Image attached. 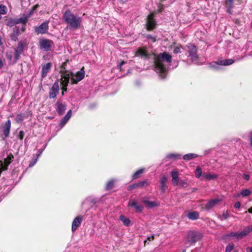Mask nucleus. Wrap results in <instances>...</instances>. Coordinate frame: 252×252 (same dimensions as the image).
<instances>
[{"label":"nucleus","mask_w":252,"mask_h":252,"mask_svg":"<svg viewBox=\"0 0 252 252\" xmlns=\"http://www.w3.org/2000/svg\"><path fill=\"white\" fill-rule=\"evenodd\" d=\"M171 59L172 56L167 52L160 53L155 58V70L162 79L166 76Z\"/></svg>","instance_id":"1"},{"label":"nucleus","mask_w":252,"mask_h":252,"mask_svg":"<svg viewBox=\"0 0 252 252\" xmlns=\"http://www.w3.org/2000/svg\"><path fill=\"white\" fill-rule=\"evenodd\" d=\"M85 76V71L81 69L78 71L76 74L67 70L61 71V83L63 86L62 90V94H63V92L66 91V86L68 85L70 79H71V84H77L78 82L82 80Z\"/></svg>","instance_id":"2"},{"label":"nucleus","mask_w":252,"mask_h":252,"mask_svg":"<svg viewBox=\"0 0 252 252\" xmlns=\"http://www.w3.org/2000/svg\"><path fill=\"white\" fill-rule=\"evenodd\" d=\"M63 19L67 24V28L75 31L81 27L82 19L79 16L72 13L69 9L66 10L63 14Z\"/></svg>","instance_id":"3"},{"label":"nucleus","mask_w":252,"mask_h":252,"mask_svg":"<svg viewBox=\"0 0 252 252\" xmlns=\"http://www.w3.org/2000/svg\"><path fill=\"white\" fill-rule=\"evenodd\" d=\"M202 237V234L197 231H190L186 238V244L192 245L199 241Z\"/></svg>","instance_id":"4"},{"label":"nucleus","mask_w":252,"mask_h":252,"mask_svg":"<svg viewBox=\"0 0 252 252\" xmlns=\"http://www.w3.org/2000/svg\"><path fill=\"white\" fill-rule=\"evenodd\" d=\"M49 21H46L43 22L40 26L35 27V32L37 34L45 33L48 29Z\"/></svg>","instance_id":"5"},{"label":"nucleus","mask_w":252,"mask_h":252,"mask_svg":"<svg viewBox=\"0 0 252 252\" xmlns=\"http://www.w3.org/2000/svg\"><path fill=\"white\" fill-rule=\"evenodd\" d=\"M156 23L154 19L153 13H150L147 17L146 27L148 30H152L156 28Z\"/></svg>","instance_id":"6"},{"label":"nucleus","mask_w":252,"mask_h":252,"mask_svg":"<svg viewBox=\"0 0 252 252\" xmlns=\"http://www.w3.org/2000/svg\"><path fill=\"white\" fill-rule=\"evenodd\" d=\"M53 42L49 39H41L39 41L40 48L44 49L46 51H49L50 50L51 44Z\"/></svg>","instance_id":"7"},{"label":"nucleus","mask_w":252,"mask_h":252,"mask_svg":"<svg viewBox=\"0 0 252 252\" xmlns=\"http://www.w3.org/2000/svg\"><path fill=\"white\" fill-rule=\"evenodd\" d=\"M141 201L148 208H153L159 205V203L158 202L156 201H150L149 198L146 197H142Z\"/></svg>","instance_id":"8"},{"label":"nucleus","mask_w":252,"mask_h":252,"mask_svg":"<svg viewBox=\"0 0 252 252\" xmlns=\"http://www.w3.org/2000/svg\"><path fill=\"white\" fill-rule=\"evenodd\" d=\"M59 87L58 82L54 83L49 91V97L50 98H55L57 94L59 93Z\"/></svg>","instance_id":"9"},{"label":"nucleus","mask_w":252,"mask_h":252,"mask_svg":"<svg viewBox=\"0 0 252 252\" xmlns=\"http://www.w3.org/2000/svg\"><path fill=\"white\" fill-rule=\"evenodd\" d=\"M24 45L22 41L18 43L17 47L15 48L14 58L16 61L18 60L20 55L24 51Z\"/></svg>","instance_id":"10"},{"label":"nucleus","mask_w":252,"mask_h":252,"mask_svg":"<svg viewBox=\"0 0 252 252\" xmlns=\"http://www.w3.org/2000/svg\"><path fill=\"white\" fill-rule=\"evenodd\" d=\"M128 206L134 208L136 212L140 213L143 211V207L139 205L135 199L130 200L128 202Z\"/></svg>","instance_id":"11"},{"label":"nucleus","mask_w":252,"mask_h":252,"mask_svg":"<svg viewBox=\"0 0 252 252\" xmlns=\"http://www.w3.org/2000/svg\"><path fill=\"white\" fill-rule=\"evenodd\" d=\"M150 54L145 48H139L135 53V56L146 59L149 58Z\"/></svg>","instance_id":"12"},{"label":"nucleus","mask_w":252,"mask_h":252,"mask_svg":"<svg viewBox=\"0 0 252 252\" xmlns=\"http://www.w3.org/2000/svg\"><path fill=\"white\" fill-rule=\"evenodd\" d=\"M56 111L59 115H62L66 110V105L64 103L57 101L56 103Z\"/></svg>","instance_id":"13"},{"label":"nucleus","mask_w":252,"mask_h":252,"mask_svg":"<svg viewBox=\"0 0 252 252\" xmlns=\"http://www.w3.org/2000/svg\"><path fill=\"white\" fill-rule=\"evenodd\" d=\"M21 34L19 27L16 26L13 29L12 32L10 34V38L11 40L16 41L18 40V36Z\"/></svg>","instance_id":"14"},{"label":"nucleus","mask_w":252,"mask_h":252,"mask_svg":"<svg viewBox=\"0 0 252 252\" xmlns=\"http://www.w3.org/2000/svg\"><path fill=\"white\" fill-rule=\"evenodd\" d=\"M2 132L5 137H7L9 136L10 128H11V122L8 120L5 124L4 126L1 127Z\"/></svg>","instance_id":"15"},{"label":"nucleus","mask_w":252,"mask_h":252,"mask_svg":"<svg viewBox=\"0 0 252 252\" xmlns=\"http://www.w3.org/2000/svg\"><path fill=\"white\" fill-rule=\"evenodd\" d=\"M82 220V218L81 216H78L76 217L72 223L71 229L73 232L75 231L79 226L81 224Z\"/></svg>","instance_id":"16"},{"label":"nucleus","mask_w":252,"mask_h":252,"mask_svg":"<svg viewBox=\"0 0 252 252\" xmlns=\"http://www.w3.org/2000/svg\"><path fill=\"white\" fill-rule=\"evenodd\" d=\"M12 158H13V156L11 155L9 156L6 158L4 159V162L0 161V166L3 170L7 169V166L11 162Z\"/></svg>","instance_id":"17"},{"label":"nucleus","mask_w":252,"mask_h":252,"mask_svg":"<svg viewBox=\"0 0 252 252\" xmlns=\"http://www.w3.org/2000/svg\"><path fill=\"white\" fill-rule=\"evenodd\" d=\"M172 177V182L174 186H177L179 184V173L177 171H173L171 173Z\"/></svg>","instance_id":"18"},{"label":"nucleus","mask_w":252,"mask_h":252,"mask_svg":"<svg viewBox=\"0 0 252 252\" xmlns=\"http://www.w3.org/2000/svg\"><path fill=\"white\" fill-rule=\"evenodd\" d=\"M52 66V64L50 63H48L42 66L41 76L44 78L46 76L47 73L50 71Z\"/></svg>","instance_id":"19"},{"label":"nucleus","mask_w":252,"mask_h":252,"mask_svg":"<svg viewBox=\"0 0 252 252\" xmlns=\"http://www.w3.org/2000/svg\"><path fill=\"white\" fill-rule=\"evenodd\" d=\"M218 177V175L216 174H212L210 173H203L202 174V179L206 180H212L216 179Z\"/></svg>","instance_id":"20"},{"label":"nucleus","mask_w":252,"mask_h":252,"mask_svg":"<svg viewBox=\"0 0 252 252\" xmlns=\"http://www.w3.org/2000/svg\"><path fill=\"white\" fill-rule=\"evenodd\" d=\"M235 0H226L225 3V6L227 8V11L229 13H231V9L234 7V2ZM238 2L239 0H237Z\"/></svg>","instance_id":"21"},{"label":"nucleus","mask_w":252,"mask_h":252,"mask_svg":"<svg viewBox=\"0 0 252 252\" xmlns=\"http://www.w3.org/2000/svg\"><path fill=\"white\" fill-rule=\"evenodd\" d=\"M220 201V200L219 199H214L211 200L205 205V208L207 210H210L214 206L218 204Z\"/></svg>","instance_id":"22"},{"label":"nucleus","mask_w":252,"mask_h":252,"mask_svg":"<svg viewBox=\"0 0 252 252\" xmlns=\"http://www.w3.org/2000/svg\"><path fill=\"white\" fill-rule=\"evenodd\" d=\"M167 180V178L165 175H163L161 177L160 180V189L162 192L164 193L166 189V183Z\"/></svg>","instance_id":"23"},{"label":"nucleus","mask_w":252,"mask_h":252,"mask_svg":"<svg viewBox=\"0 0 252 252\" xmlns=\"http://www.w3.org/2000/svg\"><path fill=\"white\" fill-rule=\"evenodd\" d=\"M187 217L189 220H196L199 218V213L196 211L189 212L187 215Z\"/></svg>","instance_id":"24"},{"label":"nucleus","mask_w":252,"mask_h":252,"mask_svg":"<svg viewBox=\"0 0 252 252\" xmlns=\"http://www.w3.org/2000/svg\"><path fill=\"white\" fill-rule=\"evenodd\" d=\"M235 61L232 59H226L219 61V63L221 65H229L234 63Z\"/></svg>","instance_id":"25"},{"label":"nucleus","mask_w":252,"mask_h":252,"mask_svg":"<svg viewBox=\"0 0 252 252\" xmlns=\"http://www.w3.org/2000/svg\"><path fill=\"white\" fill-rule=\"evenodd\" d=\"M120 220L123 222V224L126 226H129L130 225V220L125 217L124 215H121L120 217Z\"/></svg>","instance_id":"26"},{"label":"nucleus","mask_w":252,"mask_h":252,"mask_svg":"<svg viewBox=\"0 0 252 252\" xmlns=\"http://www.w3.org/2000/svg\"><path fill=\"white\" fill-rule=\"evenodd\" d=\"M14 19L16 25L20 23L25 24L28 20V17L27 16Z\"/></svg>","instance_id":"27"},{"label":"nucleus","mask_w":252,"mask_h":252,"mask_svg":"<svg viewBox=\"0 0 252 252\" xmlns=\"http://www.w3.org/2000/svg\"><path fill=\"white\" fill-rule=\"evenodd\" d=\"M198 155L192 153L187 154L183 156V159L186 160H189L192 158H197Z\"/></svg>","instance_id":"28"},{"label":"nucleus","mask_w":252,"mask_h":252,"mask_svg":"<svg viewBox=\"0 0 252 252\" xmlns=\"http://www.w3.org/2000/svg\"><path fill=\"white\" fill-rule=\"evenodd\" d=\"M181 155L180 154H170L165 158V159L167 160L168 159L174 158V159H180L181 158Z\"/></svg>","instance_id":"29"},{"label":"nucleus","mask_w":252,"mask_h":252,"mask_svg":"<svg viewBox=\"0 0 252 252\" xmlns=\"http://www.w3.org/2000/svg\"><path fill=\"white\" fill-rule=\"evenodd\" d=\"M202 171L201 168L199 166H197L195 171V176L197 178H199L201 176L202 177Z\"/></svg>","instance_id":"30"},{"label":"nucleus","mask_w":252,"mask_h":252,"mask_svg":"<svg viewBox=\"0 0 252 252\" xmlns=\"http://www.w3.org/2000/svg\"><path fill=\"white\" fill-rule=\"evenodd\" d=\"M115 182V180H111L109 181L106 185V189H107V190L111 189L114 186Z\"/></svg>","instance_id":"31"},{"label":"nucleus","mask_w":252,"mask_h":252,"mask_svg":"<svg viewBox=\"0 0 252 252\" xmlns=\"http://www.w3.org/2000/svg\"><path fill=\"white\" fill-rule=\"evenodd\" d=\"M230 237H236L238 239H241L243 238V237L241 235V233L240 232H232L229 235Z\"/></svg>","instance_id":"32"},{"label":"nucleus","mask_w":252,"mask_h":252,"mask_svg":"<svg viewBox=\"0 0 252 252\" xmlns=\"http://www.w3.org/2000/svg\"><path fill=\"white\" fill-rule=\"evenodd\" d=\"M189 56L190 57L192 61L196 60L197 59L196 51H189Z\"/></svg>","instance_id":"33"},{"label":"nucleus","mask_w":252,"mask_h":252,"mask_svg":"<svg viewBox=\"0 0 252 252\" xmlns=\"http://www.w3.org/2000/svg\"><path fill=\"white\" fill-rule=\"evenodd\" d=\"M144 171L143 169H140L135 172L132 175L133 179H137L139 177V175L143 173Z\"/></svg>","instance_id":"34"},{"label":"nucleus","mask_w":252,"mask_h":252,"mask_svg":"<svg viewBox=\"0 0 252 252\" xmlns=\"http://www.w3.org/2000/svg\"><path fill=\"white\" fill-rule=\"evenodd\" d=\"M220 65H221L220 64V63H219V61H218L217 62H214V63H210L209 67H211L212 69H220V67H219Z\"/></svg>","instance_id":"35"},{"label":"nucleus","mask_w":252,"mask_h":252,"mask_svg":"<svg viewBox=\"0 0 252 252\" xmlns=\"http://www.w3.org/2000/svg\"><path fill=\"white\" fill-rule=\"evenodd\" d=\"M24 114H18L16 116L15 120L17 123H21L24 119Z\"/></svg>","instance_id":"36"},{"label":"nucleus","mask_w":252,"mask_h":252,"mask_svg":"<svg viewBox=\"0 0 252 252\" xmlns=\"http://www.w3.org/2000/svg\"><path fill=\"white\" fill-rule=\"evenodd\" d=\"M251 194V191L249 189H243L241 192L242 196L245 197L250 195Z\"/></svg>","instance_id":"37"},{"label":"nucleus","mask_w":252,"mask_h":252,"mask_svg":"<svg viewBox=\"0 0 252 252\" xmlns=\"http://www.w3.org/2000/svg\"><path fill=\"white\" fill-rule=\"evenodd\" d=\"M7 12L6 7L2 4L0 5V14H5Z\"/></svg>","instance_id":"38"},{"label":"nucleus","mask_w":252,"mask_h":252,"mask_svg":"<svg viewBox=\"0 0 252 252\" xmlns=\"http://www.w3.org/2000/svg\"><path fill=\"white\" fill-rule=\"evenodd\" d=\"M6 25L9 27H12L15 25V22L14 19H9L7 20Z\"/></svg>","instance_id":"39"},{"label":"nucleus","mask_w":252,"mask_h":252,"mask_svg":"<svg viewBox=\"0 0 252 252\" xmlns=\"http://www.w3.org/2000/svg\"><path fill=\"white\" fill-rule=\"evenodd\" d=\"M247 227L245 228L243 231L240 232L241 235L244 237L246 236L249 233V230Z\"/></svg>","instance_id":"40"},{"label":"nucleus","mask_w":252,"mask_h":252,"mask_svg":"<svg viewBox=\"0 0 252 252\" xmlns=\"http://www.w3.org/2000/svg\"><path fill=\"white\" fill-rule=\"evenodd\" d=\"M234 248V245L232 243L229 244L226 248L225 252H231Z\"/></svg>","instance_id":"41"},{"label":"nucleus","mask_w":252,"mask_h":252,"mask_svg":"<svg viewBox=\"0 0 252 252\" xmlns=\"http://www.w3.org/2000/svg\"><path fill=\"white\" fill-rule=\"evenodd\" d=\"M33 160L30 163L29 167H32L37 162L38 158H37V157H35V155L33 156Z\"/></svg>","instance_id":"42"},{"label":"nucleus","mask_w":252,"mask_h":252,"mask_svg":"<svg viewBox=\"0 0 252 252\" xmlns=\"http://www.w3.org/2000/svg\"><path fill=\"white\" fill-rule=\"evenodd\" d=\"M182 48L181 46H177L175 47L173 50V53L175 54H178L181 52V49Z\"/></svg>","instance_id":"43"},{"label":"nucleus","mask_w":252,"mask_h":252,"mask_svg":"<svg viewBox=\"0 0 252 252\" xmlns=\"http://www.w3.org/2000/svg\"><path fill=\"white\" fill-rule=\"evenodd\" d=\"M138 187V184L137 183L134 184L133 185H130L127 187V189L128 190H131L137 188Z\"/></svg>","instance_id":"44"},{"label":"nucleus","mask_w":252,"mask_h":252,"mask_svg":"<svg viewBox=\"0 0 252 252\" xmlns=\"http://www.w3.org/2000/svg\"><path fill=\"white\" fill-rule=\"evenodd\" d=\"M179 184L181 186V187L184 188H186L188 186L187 182L185 181L181 180L179 182Z\"/></svg>","instance_id":"45"},{"label":"nucleus","mask_w":252,"mask_h":252,"mask_svg":"<svg viewBox=\"0 0 252 252\" xmlns=\"http://www.w3.org/2000/svg\"><path fill=\"white\" fill-rule=\"evenodd\" d=\"M189 51H196V47L193 44H189L188 46Z\"/></svg>","instance_id":"46"},{"label":"nucleus","mask_w":252,"mask_h":252,"mask_svg":"<svg viewBox=\"0 0 252 252\" xmlns=\"http://www.w3.org/2000/svg\"><path fill=\"white\" fill-rule=\"evenodd\" d=\"M25 133L23 131L21 130L19 132V134L18 135V137L20 140H23L24 137Z\"/></svg>","instance_id":"47"},{"label":"nucleus","mask_w":252,"mask_h":252,"mask_svg":"<svg viewBox=\"0 0 252 252\" xmlns=\"http://www.w3.org/2000/svg\"><path fill=\"white\" fill-rule=\"evenodd\" d=\"M228 217H229V215L227 213H223L222 215L221 220H226L228 218Z\"/></svg>","instance_id":"48"},{"label":"nucleus","mask_w":252,"mask_h":252,"mask_svg":"<svg viewBox=\"0 0 252 252\" xmlns=\"http://www.w3.org/2000/svg\"><path fill=\"white\" fill-rule=\"evenodd\" d=\"M68 121V119L66 117H64L61 120V124L64 125Z\"/></svg>","instance_id":"49"},{"label":"nucleus","mask_w":252,"mask_h":252,"mask_svg":"<svg viewBox=\"0 0 252 252\" xmlns=\"http://www.w3.org/2000/svg\"><path fill=\"white\" fill-rule=\"evenodd\" d=\"M147 38L148 39H150L152 42H155L156 41L155 37L152 36V35H148L147 36Z\"/></svg>","instance_id":"50"},{"label":"nucleus","mask_w":252,"mask_h":252,"mask_svg":"<svg viewBox=\"0 0 252 252\" xmlns=\"http://www.w3.org/2000/svg\"><path fill=\"white\" fill-rule=\"evenodd\" d=\"M147 183H146L145 181H142L139 183H138L137 184H138V187H141L144 186L145 184H147Z\"/></svg>","instance_id":"51"},{"label":"nucleus","mask_w":252,"mask_h":252,"mask_svg":"<svg viewBox=\"0 0 252 252\" xmlns=\"http://www.w3.org/2000/svg\"><path fill=\"white\" fill-rule=\"evenodd\" d=\"M43 151V149H40L38 151V154L35 155V157H37V158H38L40 157V156L41 155Z\"/></svg>","instance_id":"52"},{"label":"nucleus","mask_w":252,"mask_h":252,"mask_svg":"<svg viewBox=\"0 0 252 252\" xmlns=\"http://www.w3.org/2000/svg\"><path fill=\"white\" fill-rule=\"evenodd\" d=\"M241 206V203L240 202H237L234 204V207L236 209H238Z\"/></svg>","instance_id":"53"},{"label":"nucleus","mask_w":252,"mask_h":252,"mask_svg":"<svg viewBox=\"0 0 252 252\" xmlns=\"http://www.w3.org/2000/svg\"><path fill=\"white\" fill-rule=\"evenodd\" d=\"M154 235H152L151 236L148 237L147 238V239L149 241H152V240H154Z\"/></svg>","instance_id":"54"},{"label":"nucleus","mask_w":252,"mask_h":252,"mask_svg":"<svg viewBox=\"0 0 252 252\" xmlns=\"http://www.w3.org/2000/svg\"><path fill=\"white\" fill-rule=\"evenodd\" d=\"M243 177H244V178L245 180H246L247 181H248L250 179V176L248 174H244Z\"/></svg>","instance_id":"55"},{"label":"nucleus","mask_w":252,"mask_h":252,"mask_svg":"<svg viewBox=\"0 0 252 252\" xmlns=\"http://www.w3.org/2000/svg\"><path fill=\"white\" fill-rule=\"evenodd\" d=\"M247 252H252V247H248L246 249Z\"/></svg>","instance_id":"56"},{"label":"nucleus","mask_w":252,"mask_h":252,"mask_svg":"<svg viewBox=\"0 0 252 252\" xmlns=\"http://www.w3.org/2000/svg\"><path fill=\"white\" fill-rule=\"evenodd\" d=\"M247 228H249V233L252 231V225L247 226Z\"/></svg>","instance_id":"57"},{"label":"nucleus","mask_w":252,"mask_h":252,"mask_svg":"<svg viewBox=\"0 0 252 252\" xmlns=\"http://www.w3.org/2000/svg\"><path fill=\"white\" fill-rule=\"evenodd\" d=\"M3 62L1 60V59L0 58V68H1L3 66Z\"/></svg>","instance_id":"58"},{"label":"nucleus","mask_w":252,"mask_h":252,"mask_svg":"<svg viewBox=\"0 0 252 252\" xmlns=\"http://www.w3.org/2000/svg\"><path fill=\"white\" fill-rule=\"evenodd\" d=\"M21 31H22V32H24V31H25V24H24V25H23V26H22V28H21Z\"/></svg>","instance_id":"59"},{"label":"nucleus","mask_w":252,"mask_h":252,"mask_svg":"<svg viewBox=\"0 0 252 252\" xmlns=\"http://www.w3.org/2000/svg\"><path fill=\"white\" fill-rule=\"evenodd\" d=\"M125 62H122V63L119 64V68H120V69H121V67H122V65H123V64H125Z\"/></svg>","instance_id":"60"},{"label":"nucleus","mask_w":252,"mask_h":252,"mask_svg":"<svg viewBox=\"0 0 252 252\" xmlns=\"http://www.w3.org/2000/svg\"><path fill=\"white\" fill-rule=\"evenodd\" d=\"M64 117H66L68 119V120L70 119L71 116L70 115H67L66 114V115Z\"/></svg>","instance_id":"61"},{"label":"nucleus","mask_w":252,"mask_h":252,"mask_svg":"<svg viewBox=\"0 0 252 252\" xmlns=\"http://www.w3.org/2000/svg\"><path fill=\"white\" fill-rule=\"evenodd\" d=\"M64 117H66L68 119V120L70 119L71 116L70 115H67L66 114V115Z\"/></svg>","instance_id":"62"},{"label":"nucleus","mask_w":252,"mask_h":252,"mask_svg":"<svg viewBox=\"0 0 252 252\" xmlns=\"http://www.w3.org/2000/svg\"><path fill=\"white\" fill-rule=\"evenodd\" d=\"M250 140H251V145L252 147V133H251V135Z\"/></svg>","instance_id":"63"},{"label":"nucleus","mask_w":252,"mask_h":252,"mask_svg":"<svg viewBox=\"0 0 252 252\" xmlns=\"http://www.w3.org/2000/svg\"><path fill=\"white\" fill-rule=\"evenodd\" d=\"M248 211L250 213H252V207L249 209Z\"/></svg>","instance_id":"64"}]
</instances>
